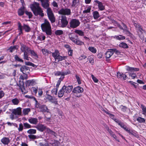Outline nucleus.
Segmentation results:
<instances>
[{"label":"nucleus","instance_id":"nucleus-1","mask_svg":"<svg viewBox=\"0 0 146 146\" xmlns=\"http://www.w3.org/2000/svg\"><path fill=\"white\" fill-rule=\"evenodd\" d=\"M30 8L35 16H38L39 15L41 17L44 16L43 11L39 6V3L35 2L31 5Z\"/></svg>","mask_w":146,"mask_h":146},{"label":"nucleus","instance_id":"nucleus-2","mask_svg":"<svg viewBox=\"0 0 146 146\" xmlns=\"http://www.w3.org/2000/svg\"><path fill=\"white\" fill-rule=\"evenodd\" d=\"M41 27L43 32L45 33L48 36H50L52 34L51 27L49 22L46 19L44 20V23L41 25Z\"/></svg>","mask_w":146,"mask_h":146},{"label":"nucleus","instance_id":"nucleus-3","mask_svg":"<svg viewBox=\"0 0 146 146\" xmlns=\"http://www.w3.org/2000/svg\"><path fill=\"white\" fill-rule=\"evenodd\" d=\"M68 36L70 39L76 44L78 45H81L84 44V42L78 39L77 35L70 34H69Z\"/></svg>","mask_w":146,"mask_h":146},{"label":"nucleus","instance_id":"nucleus-4","mask_svg":"<svg viewBox=\"0 0 146 146\" xmlns=\"http://www.w3.org/2000/svg\"><path fill=\"white\" fill-rule=\"evenodd\" d=\"M20 45L21 51L24 53L23 58L27 60H29L30 59H31L30 57H29V54L27 52L28 50V47L23 44L21 43Z\"/></svg>","mask_w":146,"mask_h":146},{"label":"nucleus","instance_id":"nucleus-5","mask_svg":"<svg viewBox=\"0 0 146 146\" xmlns=\"http://www.w3.org/2000/svg\"><path fill=\"white\" fill-rule=\"evenodd\" d=\"M80 22L79 20L76 19H71L69 22L70 27L72 29L76 28L80 25Z\"/></svg>","mask_w":146,"mask_h":146},{"label":"nucleus","instance_id":"nucleus-6","mask_svg":"<svg viewBox=\"0 0 146 146\" xmlns=\"http://www.w3.org/2000/svg\"><path fill=\"white\" fill-rule=\"evenodd\" d=\"M48 18L52 23H53L55 21V19L53 13L51 8L47 9L46 10Z\"/></svg>","mask_w":146,"mask_h":146},{"label":"nucleus","instance_id":"nucleus-7","mask_svg":"<svg viewBox=\"0 0 146 146\" xmlns=\"http://www.w3.org/2000/svg\"><path fill=\"white\" fill-rule=\"evenodd\" d=\"M61 26L62 28L66 27L68 23L67 18L65 15H62L60 19Z\"/></svg>","mask_w":146,"mask_h":146},{"label":"nucleus","instance_id":"nucleus-8","mask_svg":"<svg viewBox=\"0 0 146 146\" xmlns=\"http://www.w3.org/2000/svg\"><path fill=\"white\" fill-rule=\"evenodd\" d=\"M58 13L60 15H69L71 14V11L70 9L62 8L58 11Z\"/></svg>","mask_w":146,"mask_h":146},{"label":"nucleus","instance_id":"nucleus-9","mask_svg":"<svg viewBox=\"0 0 146 146\" xmlns=\"http://www.w3.org/2000/svg\"><path fill=\"white\" fill-rule=\"evenodd\" d=\"M20 70L23 74L26 75L27 74L29 73L30 71L29 68L25 66H21Z\"/></svg>","mask_w":146,"mask_h":146},{"label":"nucleus","instance_id":"nucleus-10","mask_svg":"<svg viewBox=\"0 0 146 146\" xmlns=\"http://www.w3.org/2000/svg\"><path fill=\"white\" fill-rule=\"evenodd\" d=\"M18 86L19 87V88L21 90L23 93L25 94L27 92L24 86V83L23 81H19V83L18 84Z\"/></svg>","mask_w":146,"mask_h":146},{"label":"nucleus","instance_id":"nucleus-11","mask_svg":"<svg viewBox=\"0 0 146 146\" xmlns=\"http://www.w3.org/2000/svg\"><path fill=\"white\" fill-rule=\"evenodd\" d=\"M123 29V32L127 36L132 37L133 35L129 31L126 25L124 23H122Z\"/></svg>","mask_w":146,"mask_h":146},{"label":"nucleus","instance_id":"nucleus-12","mask_svg":"<svg viewBox=\"0 0 146 146\" xmlns=\"http://www.w3.org/2000/svg\"><path fill=\"white\" fill-rule=\"evenodd\" d=\"M46 98L48 99V100L50 102L53 103L56 105L58 104V101H57V99L54 97H53L50 95H48Z\"/></svg>","mask_w":146,"mask_h":146},{"label":"nucleus","instance_id":"nucleus-13","mask_svg":"<svg viewBox=\"0 0 146 146\" xmlns=\"http://www.w3.org/2000/svg\"><path fill=\"white\" fill-rule=\"evenodd\" d=\"M117 78L118 79L123 80H125L127 77L126 75L123 73L119 72H117Z\"/></svg>","mask_w":146,"mask_h":146},{"label":"nucleus","instance_id":"nucleus-14","mask_svg":"<svg viewBox=\"0 0 146 146\" xmlns=\"http://www.w3.org/2000/svg\"><path fill=\"white\" fill-rule=\"evenodd\" d=\"M83 91L84 89L78 86L73 89L72 92L76 94L82 93L83 92Z\"/></svg>","mask_w":146,"mask_h":146},{"label":"nucleus","instance_id":"nucleus-15","mask_svg":"<svg viewBox=\"0 0 146 146\" xmlns=\"http://www.w3.org/2000/svg\"><path fill=\"white\" fill-rule=\"evenodd\" d=\"M94 2L98 4V8L99 10L100 11H103L105 9V6L103 5L102 3L98 0H95Z\"/></svg>","mask_w":146,"mask_h":146},{"label":"nucleus","instance_id":"nucleus-16","mask_svg":"<svg viewBox=\"0 0 146 146\" xmlns=\"http://www.w3.org/2000/svg\"><path fill=\"white\" fill-rule=\"evenodd\" d=\"M34 127L41 132H43L46 128L44 125L41 124H38Z\"/></svg>","mask_w":146,"mask_h":146},{"label":"nucleus","instance_id":"nucleus-17","mask_svg":"<svg viewBox=\"0 0 146 146\" xmlns=\"http://www.w3.org/2000/svg\"><path fill=\"white\" fill-rule=\"evenodd\" d=\"M40 111L43 113H49V110L45 105H42L40 109Z\"/></svg>","mask_w":146,"mask_h":146},{"label":"nucleus","instance_id":"nucleus-18","mask_svg":"<svg viewBox=\"0 0 146 146\" xmlns=\"http://www.w3.org/2000/svg\"><path fill=\"white\" fill-rule=\"evenodd\" d=\"M41 3L42 6L44 9H47L50 8L49 7V1L48 0L40 1Z\"/></svg>","mask_w":146,"mask_h":146},{"label":"nucleus","instance_id":"nucleus-19","mask_svg":"<svg viewBox=\"0 0 146 146\" xmlns=\"http://www.w3.org/2000/svg\"><path fill=\"white\" fill-rule=\"evenodd\" d=\"M12 113L15 115H21V108L20 107L13 109L12 111Z\"/></svg>","mask_w":146,"mask_h":146},{"label":"nucleus","instance_id":"nucleus-20","mask_svg":"<svg viewBox=\"0 0 146 146\" xmlns=\"http://www.w3.org/2000/svg\"><path fill=\"white\" fill-rule=\"evenodd\" d=\"M28 121L31 124L34 125L37 124L38 122V119L36 118L31 117L28 119Z\"/></svg>","mask_w":146,"mask_h":146},{"label":"nucleus","instance_id":"nucleus-21","mask_svg":"<svg viewBox=\"0 0 146 146\" xmlns=\"http://www.w3.org/2000/svg\"><path fill=\"white\" fill-rule=\"evenodd\" d=\"M70 71H68L66 72H60V71H57L56 72L55 74L56 76L61 75L62 76H64V75H66L70 74Z\"/></svg>","mask_w":146,"mask_h":146},{"label":"nucleus","instance_id":"nucleus-22","mask_svg":"<svg viewBox=\"0 0 146 146\" xmlns=\"http://www.w3.org/2000/svg\"><path fill=\"white\" fill-rule=\"evenodd\" d=\"M80 4V0H73L71 7H77Z\"/></svg>","mask_w":146,"mask_h":146},{"label":"nucleus","instance_id":"nucleus-23","mask_svg":"<svg viewBox=\"0 0 146 146\" xmlns=\"http://www.w3.org/2000/svg\"><path fill=\"white\" fill-rule=\"evenodd\" d=\"M128 133H129V135H132L133 136H135L136 135V133L134 132L132 130H130L129 129H128V128H127V127L126 126H125V127H124L123 128Z\"/></svg>","mask_w":146,"mask_h":146},{"label":"nucleus","instance_id":"nucleus-24","mask_svg":"<svg viewBox=\"0 0 146 146\" xmlns=\"http://www.w3.org/2000/svg\"><path fill=\"white\" fill-rule=\"evenodd\" d=\"M113 54V52L110 49V50L107 51L106 53V58H110Z\"/></svg>","mask_w":146,"mask_h":146},{"label":"nucleus","instance_id":"nucleus-25","mask_svg":"<svg viewBox=\"0 0 146 146\" xmlns=\"http://www.w3.org/2000/svg\"><path fill=\"white\" fill-rule=\"evenodd\" d=\"M66 90V94L70 92L72 89L73 88V86L72 85H69L67 86H64Z\"/></svg>","mask_w":146,"mask_h":146},{"label":"nucleus","instance_id":"nucleus-26","mask_svg":"<svg viewBox=\"0 0 146 146\" xmlns=\"http://www.w3.org/2000/svg\"><path fill=\"white\" fill-rule=\"evenodd\" d=\"M25 12V7H21L18 11V13L19 16H21L23 15Z\"/></svg>","mask_w":146,"mask_h":146},{"label":"nucleus","instance_id":"nucleus-27","mask_svg":"<svg viewBox=\"0 0 146 146\" xmlns=\"http://www.w3.org/2000/svg\"><path fill=\"white\" fill-rule=\"evenodd\" d=\"M22 28L25 30V31L28 32L30 31L31 30V28L28 25H26L25 24H23V26L22 25Z\"/></svg>","mask_w":146,"mask_h":146},{"label":"nucleus","instance_id":"nucleus-28","mask_svg":"<svg viewBox=\"0 0 146 146\" xmlns=\"http://www.w3.org/2000/svg\"><path fill=\"white\" fill-rule=\"evenodd\" d=\"M126 69L127 71H129L131 72H137L139 70V69L137 68L130 67L128 66H126Z\"/></svg>","mask_w":146,"mask_h":146},{"label":"nucleus","instance_id":"nucleus-29","mask_svg":"<svg viewBox=\"0 0 146 146\" xmlns=\"http://www.w3.org/2000/svg\"><path fill=\"white\" fill-rule=\"evenodd\" d=\"M35 80L32 79L27 81L26 82V84L27 86H32L35 85Z\"/></svg>","mask_w":146,"mask_h":146},{"label":"nucleus","instance_id":"nucleus-30","mask_svg":"<svg viewBox=\"0 0 146 146\" xmlns=\"http://www.w3.org/2000/svg\"><path fill=\"white\" fill-rule=\"evenodd\" d=\"M1 142L5 145H7L10 142L9 138L5 137L2 139L1 141Z\"/></svg>","mask_w":146,"mask_h":146},{"label":"nucleus","instance_id":"nucleus-31","mask_svg":"<svg viewBox=\"0 0 146 146\" xmlns=\"http://www.w3.org/2000/svg\"><path fill=\"white\" fill-rule=\"evenodd\" d=\"M18 49V46L17 45H15L13 46H11L8 49L11 52H12L15 50H17Z\"/></svg>","mask_w":146,"mask_h":146},{"label":"nucleus","instance_id":"nucleus-32","mask_svg":"<svg viewBox=\"0 0 146 146\" xmlns=\"http://www.w3.org/2000/svg\"><path fill=\"white\" fill-rule=\"evenodd\" d=\"M11 102L13 104L17 105L19 103L20 99L15 98L12 99L11 100Z\"/></svg>","mask_w":146,"mask_h":146},{"label":"nucleus","instance_id":"nucleus-33","mask_svg":"<svg viewBox=\"0 0 146 146\" xmlns=\"http://www.w3.org/2000/svg\"><path fill=\"white\" fill-rule=\"evenodd\" d=\"M45 36L44 35L41 33L40 34L37 36V40H39L40 41H42L44 40L45 39Z\"/></svg>","mask_w":146,"mask_h":146},{"label":"nucleus","instance_id":"nucleus-34","mask_svg":"<svg viewBox=\"0 0 146 146\" xmlns=\"http://www.w3.org/2000/svg\"><path fill=\"white\" fill-rule=\"evenodd\" d=\"M92 14L94 18L95 19H98L100 17L99 12L97 11H94Z\"/></svg>","mask_w":146,"mask_h":146},{"label":"nucleus","instance_id":"nucleus-35","mask_svg":"<svg viewBox=\"0 0 146 146\" xmlns=\"http://www.w3.org/2000/svg\"><path fill=\"white\" fill-rule=\"evenodd\" d=\"M133 23L134 26L136 28H137L138 29V31H139L140 32L142 33V31H143V30L141 27V26L139 24L135 23V22L134 23L133 22Z\"/></svg>","mask_w":146,"mask_h":146},{"label":"nucleus","instance_id":"nucleus-36","mask_svg":"<svg viewBox=\"0 0 146 146\" xmlns=\"http://www.w3.org/2000/svg\"><path fill=\"white\" fill-rule=\"evenodd\" d=\"M114 38L119 40H123L125 38V37L124 36H123L121 35L115 36H114Z\"/></svg>","mask_w":146,"mask_h":146},{"label":"nucleus","instance_id":"nucleus-37","mask_svg":"<svg viewBox=\"0 0 146 146\" xmlns=\"http://www.w3.org/2000/svg\"><path fill=\"white\" fill-rule=\"evenodd\" d=\"M29 51L30 52L32 56H34L35 58H38V55L34 50H29Z\"/></svg>","mask_w":146,"mask_h":146},{"label":"nucleus","instance_id":"nucleus-38","mask_svg":"<svg viewBox=\"0 0 146 146\" xmlns=\"http://www.w3.org/2000/svg\"><path fill=\"white\" fill-rule=\"evenodd\" d=\"M52 56L55 60L56 58V57H58V56L60 54V53L58 50H55L54 52L52 53Z\"/></svg>","mask_w":146,"mask_h":146},{"label":"nucleus","instance_id":"nucleus-39","mask_svg":"<svg viewBox=\"0 0 146 146\" xmlns=\"http://www.w3.org/2000/svg\"><path fill=\"white\" fill-rule=\"evenodd\" d=\"M41 51L43 54L45 55H48V54L51 53L50 51L45 48L42 49Z\"/></svg>","mask_w":146,"mask_h":146},{"label":"nucleus","instance_id":"nucleus-40","mask_svg":"<svg viewBox=\"0 0 146 146\" xmlns=\"http://www.w3.org/2000/svg\"><path fill=\"white\" fill-rule=\"evenodd\" d=\"M44 141H45L46 143L44 144L42 143H40L39 145L40 146H51V145L53 144V143H49L48 141L44 139Z\"/></svg>","mask_w":146,"mask_h":146},{"label":"nucleus","instance_id":"nucleus-41","mask_svg":"<svg viewBox=\"0 0 146 146\" xmlns=\"http://www.w3.org/2000/svg\"><path fill=\"white\" fill-rule=\"evenodd\" d=\"M66 58V57L65 56H62L59 55L58 56V57H56V59L55 60L56 61L57 60H58L57 62H59L60 61H62L65 59Z\"/></svg>","mask_w":146,"mask_h":146},{"label":"nucleus","instance_id":"nucleus-42","mask_svg":"<svg viewBox=\"0 0 146 146\" xmlns=\"http://www.w3.org/2000/svg\"><path fill=\"white\" fill-rule=\"evenodd\" d=\"M119 46L124 48H127L129 47L127 44L124 42L121 43L119 44Z\"/></svg>","mask_w":146,"mask_h":146},{"label":"nucleus","instance_id":"nucleus-43","mask_svg":"<svg viewBox=\"0 0 146 146\" xmlns=\"http://www.w3.org/2000/svg\"><path fill=\"white\" fill-rule=\"evenodd\" d=\"M34 100L35 101V107L37 108H39L40 110V107H41V106L42 105L40 104L36 100V98L35 97L34 98Z\"/></svg>","mask_w":146,"mask_h":146},{"label":"nucleus","instance_id":"nucleus-44","mask_svg":"<svg viewBox=\"0 0 146 146\" xmlns=\"http://www.w3.org/2000/svg\"><path fill=\"white\" fill-rule=\"evenodd\" d=\"M141 107L142 110V114L146 117V107L143 104H141Z\"/></svg>","mask_w":146,"mask_h":146},{"label":"nucleus","instance_id":"nucleus-45","mask_svg":"<svg viewBox=\"0 0 146 146\" xmlns=\"http://www.w3.org/2000/svg\"><path fill=\"white\" fill-rule=\"evenodd\" d=\"M14 58L15 60L16 61H17L20 62H23V60L22 59L20 58L19 56L17 55H16L14 56Z\"/></svg>","mask_w":146,"mask_h":146},{"label":"nucleus","instance_id":"nucleus-46","mask_svg":"<svg viewBox=\"0 0 146 146\" xmlns=\"http://www.w3.org/2000/svg\"><path fill=\"white\" fill-rule=\"evenodd\" d=\"M75 33L78 34L81 36H83L84 35V33L82 31L79 30H76L74 31Z\"/></svg>","mask_w":146,"mask_h":146},{"label":"nucleus","instance_id":"nucleus-47","mask_svg":"<svg viewBox=\"0 0 146 146\" xmlns=\"http://www.w3.org/2000/svg\"><path fill=\"white\" fill-rule=\"evenodd\" d=\"M18 29L19 31V35H20L23 33V29L22 28V25H21V23L20 22H18Z\"/></svg>","mask_w":146,"mask_h":146},{"label":"nucleus","instance_id":"nucleus-48","mask_svg":"<svg viewBox=\"0 0 146 146\" xmlns=\"http://www.w3.org/2000/svg\"><path fill=\"white\" fill-rule=\"evenodd\" d=\"M137 120L139 123H145V120L144 118L140 117H138Z\"/></svg>","mask_w":146,"mask_h":146},{"label":"nucleus","instance_id":"nucleus-49","mask_svg":"<svg viewBox=\"0 0 146 146\" xmlns=\"http://www.w3.org/2000/svg\"><path fill=\"white\" fill-rule=\"evenodd\" d=\"M46 131L47 133L50 134L52 135H55L56 133L54 131L51 130L49 128H46Z\"/></svg>","mask_w":146,"mask_h":146},{"label":"nucleus","instance_id":"nucleus-50","mask_svg":"<svg viewBox=\"0 0 146 146\" xmlns=\"http://www.w3.org/2000/svg\"><path fill=\"white\" fill-rule=\"evenodd\" d=\"M88 50L93 53H95L97 51L96 49L94 47L90 46L88 48Z\"/></svg>","mask_w":146,"mask_h":146},{"label":"nucleus","instance_id":"nucleus-51","mask_svg":"<svg viewBox=\"0 0 146 146\" xmlns=\"http://www.w3.org/2000/svg\"><path fill=\"white\" fill-rule=\"evenodd\" d=\"M106 130L108 131L111 136H112L114 133L110 129L109 127L107 125L106 127Z\"/></svg>","mask_w":146,"mask_h":146},{"label":"nucleus","instance_id":"nucleus-52","mask_svg":"<svg viewBox=\"0 0 146 146\" xmlns=\"http://www.w3.org/2000/svg\"><path fill=\"white\" fill-rule=\"evenodd\" d=\"M31 111V109L30 108L24 109L23 110V112L25 115L28 114V113Z\"/></svg>","mask_w":146,"mask_h":146},{"label":"nucleus","instance_id":"nucleus-53","mask_svg":"<svg viewBox=\"0 0 146 146\" xmlns=\"http://www.w3.org/2000/svg\"><path fill=\"white\" fill-rule=\"evenodd\" d=\"M28 137L31 140H33L38 138L37 136L34 135H28Z\"/></svg>","mask_w":146,"mask_h":146},{"label":"nucleus","instance_id":"nucleus-54","mask_svg":"<svg viewBox=\"0 0 146 146\" xmlns=\"http://www.w3.org/2000/svg\"><path fill=\"white\" fill-rule=\"evenodd\" d=\"M28 133L30 134H34L36 133V130L35 129H30L27 131Z\"/></svg>","mask_w":146,"mask_h":146},{"label":"nucleus","instance_id":"nucleus-55","mask_svg":"<svg viewBox=\"0 0 146 146\" xmlns=\"http://www.w3.org/2000/svg\"><path fill=\"white\" fill-rule=\"evenodd\" d=\"M55 33L56 35H60L63 34V31L62 30H58L55 31Z\"/></svg>","mask_w":146,"mask_h":146},{"label":"nucleus","instance_id":"nucleus-56","mask_svg":"<svg viewBox=\"0 0 146 146\" xmlns=\"http://www.w3.org/2000/svg\"><path fill=\"white\" fill-rule=\"evenodd\" d=\"M38 87L36 88L32 87L31 88V91L33 94L36 95L37 92Z\"/></svg>","mask_w":146,"mask_h":146},{"label":"nucleus","instance_id":"nucleus-57","mask_svg":"<svg viewBox=\"0 0 146 146\" xmlns=\"http://www.w3.org/2000/svg\"><path fill=\"white\" fill-rule=\"evenodd\" d=\"M91 9V6H89L85 10L83 11V13H90V12Z\"/></svg>","mask_w":146,"mask_h":146},{"label":"nucleus","instance_id":"nucleus-58","mask_svg":"<svg viewBox=\"0 0 146 146\" xmlns=\"http://www.w3.org/2000/svg\"><path fill=\"white\" fill-rule=\"evenodd\" d=\"M25 13L29 16V19L31 18L32 16L33 15L32 13L31 12H29L27 11H26L25 12Z\"/></svg>","mask_w":146,"mask_h":146},{"label":"nucleus","instance_id":"nucleus-59","mask_svg":"<svg viewBox=\"0 0 146 146\" xmlns=\"http://www.w3.org/2000/svg\"><path fill=\"white\" fill-rule=\"evenodd\" d=\"M23 125L25 127V129L29 128L31 127V126L27 123H24Z\"/></svg>","mask_w":146,"mask_h":146},{"label":"nucleus","instance_id":"nucleus-60","mask_svg":"<svg viewBox=\"0 0 146 146\" xmlns=\"http://www.w3.org/2000/svg\"><path fill=\"white\" fill-rule=\"evenodd\" d=\"M23 129V126L22 124L21 123L19 124V127L18 128V130L19 132L22 131Z\"/></svg>","mask_w":146,"mask_h":146},{"label":"nucleus","instance_id":"nucleus-61","mask_svg":"<svg viewBox=\"0 0 146 146\" xmlns=\"http://www.w3.org/2000/svg\"><path fill=\"white\" fill-rule=\"evenodd\" d=\"M75 76L78 84H81V82L79 76L76 75Z\"/></svg>","mask_w":146,"mask_h":146},{"label":"nucleus","instance_id":"nucleus-62","mask_svg":"<svg viewBox=\"0 0 146 146\" xmlns=\"http://www.w3.org/2000/svg\"><path fill=\"white\" fill-rule=\"evenodd\" d=\"M128 82L131 85L133 86V87L135 88H137V86L135 85V84H137V85H138V84H137V83L134 82L133 81H129Z\"/></svg>","mask_w":146,"mask_h":146},{"label":"nucleus","instance_id":"nucleus-63","mask_svg":"<svg viewBox=\"0 0 146 146\" xmlns=\"http://www.w3.org/2000/svg\"><path fill=\"white\" fill-rule=\"evenodd\" d=\"M92 78L94 82L95 83H97L98 81V80L95 77L93 74L91 75Z\"/></svg>","mask_w":146,"mask_h":146},{"label":"nucleus","instance_id":"nucleus-64","mask_svg":"<svg viewBox=\"0 0 146 146\" xmlns=\"http://www.w3.org/2000/svg\"><path fill=\"white\" fill-rule=\"evenodd\" d=\"M64 94L63 92H62L60 90L58 94V97L59 98H61Z\"/></svg>","mask_w":146,"mask_h":146}]
</instances>
